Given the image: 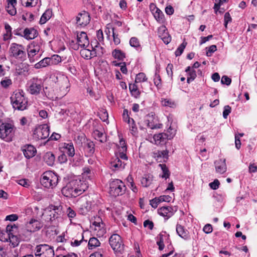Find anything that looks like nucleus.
<instances>
[{
    "label": "nucleus",
    "mask_w": 257,
    "mask_h": 257,
    "mask_svg": "<svg viewBox=\"0 0 257 257\" xmlns=\"http://www.w3.org/2000/svg\"><path fill=\"white\" fill-rule=\"evenodd\" d=\"M37 0H22L23 5H25L26 7H33L35 6L36 4Z\"/></svg>",
    "instance_id": "obj_52"
},
{
    "label": "nucleus",
    "mask_w": 257,
    "mask_h": 257,
    "mask_svg": "<svg viewBox=\"0 0 257 257\" xmlns=\"http://www.w3.org/2000/svg\"><path fill=\"white\" fill-rule=\"evenodd\" d=\"M66 213L69 218H74L76 214L75 211L70 207L67 209Z\"/></svg>",
    "instance_id": "obj_60"
},
{
    "label": "nucleus",
    "mask_w": 257,
    "mask_h": 257,
    "mask_svg": "<svg viewBox=\"0 0 257 257\" xmlns=\"http://www.w3.org/2000/svg\"><path fill=\"white\" fill-rule=\"evenodd\" d=\"M43 160L48 166H52L55 161V156L51 152H48L44 154Z\"/></svg>",
    "instance_id": "obj_24"
},
{
    "label": "nucleus",
    "mask_w": 257,
    "mask_h": 257,
    "mask_svg": "<svg viewBox=\"0 0 257 257\" xmlns=\"http://www.w3.org/2000/svg\"><path fill=\"white\" fill-rule=\"evenodd\" d=\"M158 36L163 40L166 44H169L171 40V37L169 35L167 29L164 26H162L158 28Z\"/></svg>",
    "instance_id": "obj_14"
},
{
    "label": "nucleus",
    "mask_w": 257,
    "mask_h": 257,
    "mask_svg": "<svg viewBox=\"0 0 257 257\" xmlns=\"http://www.w3.org/2000/svg\"><path fill=\"white\" fill-rule=\"evenodd\" d=\"M153 177L152 175H145L141 180V183L145 187H149L153 182Z\"/></svg>",
    "instance_id": "obj_29"
},
{
    "label": "nucleus",
    "mask_w": 257,
    "mask_h": 257,
    "mask_svg": "<svg viewBox=\"0 0 257 257\" xmlns=\"http://www.w3.org/2000/svg\"><path fill=\"white\" fill-rule=\"evenodd\" d=\"M52 15V11L51 10L48 9L47 10L45 13L42 15L40 20V24H45L48 20H49Z\"/></svg>",
    "instance_id": "obj_30"
},
{
    "label": "nucleus",
    "mask_w": 257,
    "mask_h": 257,
    "mask_svg": "<svg viewBox=\"0 0 257 257\" xmlns=\"http://www.w3.org/2000/svg\"><path fill=\"white\" fill-rule=\"evenodd\" d=\"M147 78L146 77L145 74L144 73H140L137 75L135 82L136 83L145 82L147 81Z\"/></svg>",
    "instance_id": "obj_44"
},
{
    "label": "nucleus",
    "mask_w": 257,
    "mask_h": 257,
    "mask_svg": "<svg viewBox=\"0 0 257 257\" xmlns=\"http://www.w3.org/2000/svg\"><path fill=\"white\" fill-rule=\"evenodd\" d=\"M173 65L171 63L168 64L166 68L167 73L171 78L173 77Z\"/></svg>",
    "instance_id": "obj_63"
},
{
    "label": "nucleus",
    "mask_w": 257,
    "mask_h": 257,
    "mask_svg": "<svg viewBox=\"0 0 257 257\" xmlns=\"http://www.w3.org/2000/svg\"><path fill=\"white\" fill-rule=\"evenodd\" d=\"M156 11L154 14L156 20L159 22H162L164 19V14L158 8H156Z\"/></svg>",
    "instance_id": "obj_38"
},
{
    "label": "nucleus",
    "mask_w": 257,
    "mask_h": 257,
    "mask_svg": "<svg viewBox=\"0 0 257 257\" xmlns=\"http://www.w3.org/2000/svg\"><path fill=\"white\" fill-rule=\"evenodd\" d=\"M77 40L81 47H87L89 45L88 38L86 33L84 32H81L77 34Z\"/></svg>",
    "instance_id": "obj_17"
},
{
    "label": "nucleus",
    "mask_w": 257,
    "mask_h": 257,
    "mask_svg": "<svg viewBox=\"0 0 257 257\" xmlns=\"http://www.w3.org/2000/svg\"><path fill=\"white\" fill-rule=\"evenodd\" d=\"M56 83L59 86L62 91V95H65L69 90L70 84L67 76L64 75H59L56 77Z\"/></svg>",
    "instance_id": "obj_9"
},
{
    "label": "nucleus",
    "mask_w": 257,
    "mask_h": 257,
    "mask_svg": "<svg viewBox=\"0 0 257 257\" xmlns=\"http://www.w3.org/2000/svg\"><path fill=\"white\" fill-rule=\"evenodd\" d=\"M24 50V47L22 45L13 43L11 45L9 50L10 56L16 59H22L25 56Z\"/></svg>",
    "instance_id": "obj_10"
},
{
    "label": "nucleus",
    "mask_w": 257,
    "mask_h": 257,
    "mask_svg": "<svg viewBox=\"0 0 257 257\" xmlns=\"http://www.w3.org/2000/svg\"><path fill=\"white\" fill-rule=\"evenodd\" d=\"M159 73V71L156 70L154 78V84L158 88L161 86V79Z\"/></svg>",
    "instance_id": "obj_40"
},
{
    "label": "nucleus",
    "mask_w": 257,
    "mask_h": 257,
    "mask_svg": "<svg viewBox=\"0 0 257 257\" xmlns=\"http://www.w3.org/2000/svg\"><path fill=\"white\" fill-rule=\"evenodd\" d=\"M40 49L39 47L33 49H31L28 51V57L29 58L30 61H31V56H34L37 53L39 52Z\"/></svg>",
    "instance_id": "obj_51"
},
{
    "label": "nucleus",
    "mask_w": 257,
    "mask_h": 257,
    "mask_svg": "<svg viewBox=\"0 0 257 257\" xmlns=\"http://www.w3.org/2000/svg\"><path fill=\"white\" fill-rule=\"evenodd\" d=\"M38 35V31L34 28H26L24 31L23 37L27 40H31L37 37Z\"/></svg>",
    "instance_id": "obj_20"
},
{
    "label": "nucleus",
    "mask_w": 257,
    "mask_h": 257,
    "mask_svg": "<svg viewBox=\"0 0 257 257\" xmlns=\"http://www.w3.org/2000/svg\"><path fill=\"white\" fill-rule=\"evenodd\" d=\"M124 165V163H122L118 157H116L113 161L110 162V167L114 170L123 169Z\"/></svg>",
    "instance_id": "obj_25"
},
{
    "label": "nucleus",
    "mask_w": 257,
    "mask_h": 257,
    "mask_svg": "<svg viewBox=\"0 0 257 257\" xmlns=\"http://www.w3.org/2000/svg\"><path fill=\"white\" fill-rule=\"evenodd\" d=\"M69 45L70 48L74 50H78L79 47H80L79 43L75 42L74 40H71L70 42Z\"/></svg>",
    "instance_id": "obj_59"
},
{
    "label": "nucleus",
    "mask_w": 257,
    "mask_h": 257,
    "mask_svg": "<svg viewBox=\"0 0 257 257\" xmlns=\"http://www.w3.org/2000/svg\"><path fill=\"white\" fill-rule=\"evenodd\" d=\"M176 232L179 236L184 239H188L189 238L188 231L185 229L184 227L181 225L177 224L176 226Z\"/></svg>",
    "instance_id": "obj_26"
},
{
    "label": "nucleus",
    "mask_w": 257,
    "mask_h": 257,
    "mask_svg": "<svg viewBox=\"0 0 257 257\" xmlns=\"http://www.w3.org/2000/svg\"><path fill=\"white\" fill-rule=\"evenodd\" d=\"M112 56L118 60H123L125 57V53L119 49H114L112 52Z\"/></svg>",
    "instance_id": "obj_32"
},
{
    "label": "nucleus",
    "mask_w": 257,
    "mask_h": 257,
    "mask_svg": "<svg viewBox=\"0 0 257 257\" xmlns=\"http://www.w3.org/2000/svg\"><path fill=\"white\" fill-rule=\"evenodd\" d=\"M51 246L46 244L37 245L35 248L36 256H42L45 253L51 248Z\"/></svg>",
    "instance_id": "obj_23"
},
{
    "label": "nucleus",
    "mask_w": 257,
    "mask_h": 257,
    "mask_svg": "<svg viewBox=\"0 0 257 257\" xmlns=\"http://www.w3.org/2000/svg\"><path fill=\"white\" fill-rule=\"evenodd\" d=\"M118 150L122 151H126L127 150L125 141L123 139H121L119 141V147L118 148Z\"/></svg>",
    "instance_id": "obj_57"
},
{
    "label": "nucleus",
    "mask_w": 257,
    "mask_h": 257,
    "mask_svg": "<svg viewBox=\"0 0 257 257\" xmlns=\"http://www.w3.org/2000/svg\"><path fill=\"white\" fill-rule=\"evenodd\" d=\"M52 64V59L50 58L46 57L41 60L35 65V68L39 69L42 67H46Z\"/></svg>",
    "instance_id": "obj_27"
},
{
    "label": "nucleus",
    "mask_w": 257,
    "mask_h": 257,
    "mask_svg": "<svg viewBox=\"0 0 257 257\" xmlns=\"http://www.w3.org/2000/svg\"><path fill=\"white\" fill-rule=\"evenodd\" d=\"M10 99L13 107L15 109L24 110L26 109L28 101L24 96L23 91L15 93Z\"/></svg>",
    "instance_id": "obj_2"
},
{
    "label": "nucleus",
    "mask_w": 257,
    "mask_h": 257,
    "mask_svg": "<svg viewBox=\"0 0 257 257\" xmlns=\"http://www.w3.org/2000/svg\"><path fill=\"white\" fill-rule=\"evenodd\" d=\"M42 256L43 257H54V251L53 248L51 247L50 249H49L44 254H43Z\"/></svg>",
    "instance_id": "obj_61"
},
{
    "label": "nucleus",
    "mask_w": 257,
    "mask_h": 257,
    "mask_svg": "<svg viewBox=\"0 0 257 257\" xmlns=\"http://www.w3.org/2000/svg\"><path fill=\"white\" fill-rule=\"evenodd\" d=\"M226 0H215V4L214 6V10L216 14L217 11L219 10L220 8V5L224 2H226Z\"/></svg>",
    "instance_id": "obj_54"
},
{
    "label": "nucleus",
    "mask_w": 257,
    "mask_h": 257,
    "mask_svg": "<svg viewBox=\"0 0 257 257\" xmlns=\"http://www.w3.org/2000/svg\"><path fill=\"white\" fill-rule=\"evenodd\" d=\"M126 152L118 150V155H116V157H118L120 160H127V157L125 154Z\"/></svg>",
    "instance_id": "obj_58"
},
{
    "label": "nucleus",
    "mask_w": 257,
    "mask_h": 257,
    "mask_svg": "<svg viewBox=\"0 0 257 257\" xmlns=\"http://www.w3.org/2000/svg\"><path fill=\"white\" fill-rule=\"evenodd\" d=\"M81 56L86 59H91V52L90 50L88 49H83L80 51Z\"/></svg>",
    "instance_id": "obj_41"
},
{
    "label": "nucleus",
    "mask_w": 257,
    "mask_h": 257,
    "mask_svg": "<svg viewBox=\"0 0 257 257\" xmlns=\"http://www.w3.org/2000/svg\"><path fill=\"white\" fill-rule=\"evenodd\" d=\"M10 235L6 231H2L0 232V240L4 242H8Z\"/></svg>",
    "instance_id": "obj_48"
},
{
    "label": "nucleus",
    "mask_w": 257,
    "mask_h": 257,
    "mask_svg": "<svg viewBox=\"0 0 257 257\" xmlns=\"http://www.w3.org/2000/svg\"><path fill=\"white\" fill-rule=\"evenodd\" d=\"M215 171L217 173L222 174L224 173L227 170L226 160L224 159H219L214 162Z\"/></svg>",
    "instance_id": "obj_16"
},
{
    "label": "nucleus",
    "mask_w": 257,
    "mask_h": 257,
    "mask_svg": "<svg viewBox=\"0 0 257 257\" xmlns=\"http://www.w3.org/2000/svg\"><path fill=\"white\" fill-rule=\"evenodd\" d=\"M15 133L13 125L9 123H2L0 125V137L7 142L12 141Z\"/></svg>",
    "instance_id": "obj_6"
},
{
    "label": "nucleus",
    "mask_w": 257,
    "mask_h": 257,
    "mask_svg": "<svg viewBox=\"0 0 257 257\" xmlns=\"http://www.w3.org/2000/svg\"><path fill=\"white\" fill-rule=\"evenodd\" d=\"M154 115H155L152 113L149 114L148 115H147L145 122L147 126L151 129H156L162 127V124L159 123L155 124L153 122Z\"/></svg>",
    "instance_id": "obj_19"
},
{
    "label": "nucleus",
    "mask_w": 257,
    "mask_h": 257,
    "mask_svg": "<svg viewBox=\"0 0 257 257\" xmlns=\"http://www.w3.org/2000/svg\"><path fill=\"white\" fill-rule=\"evenodd\" d=\"M9 241L12 243V245L14 247L17 246L19 243V240L18 237L14 234H12L10 236Z\"/></svg>",
    "instance_id": "obj_42"
},
{
    "label": "nucleus",
    "mask_w": 257,
    "mask_h": 257,
    "mask_svg": "<svg viewBox=\"0 0 257 257\" xmlns=\"http://www.w3.org/2000/svg\"><path fill=\"white\" fill-rule=\"evenodd\" d=\"M187 42L184 41L179 46V47L177 49V50H176L175 51V55L176 56H180L184 49L185 48L186 45H187Z\"/></svg>",
    "instance_id": "obj_43"
},
{
    "label": "nucleus",
    "mask_w": 257,
    "mask_h": 257,
    "mask_svg": "<svg viewBox=\"0 0 257 257\" xmlns=\"http://www.w3.org/2000/svg\"><path fill=\"white\" fill-rule=\"evenodd\" d=\"M34 137L38 140H43L49 136V127L46 124L40 125L34 131Z\"/></svg>",
    "instance_id": "obj_11"
},
{
    "label": "nucleus",
    "mask_w": 257,
    "mask_h": 257,
    "mask_svg": "<svg viewBox=\"0 0 257 257\" xmlns=\"http://www.w3.org/2000/svg\"><path fill=\"white\" fill-rule=\"evenodd\" d=\"M110 246L115 252H121L123 250L124 245L121 237L117 234H113L109 237Z\"/></svg>",
    "instance_id": "obj_7"
},
{
    "label": "nucleus",
    "mask_w": 257,
    "mask_h": 257,
    "mask_svg": "<svg viewBox=\"0 0 257 257\" xmlns=\"http://www.w3.org/2000/svg\"><path fill=\"white\" fill-rule=\"evenodd\" d=\"M15 6L14 5H7L6 7V10L10 15L14 16L16 14L17 11Z\"/></svg>",
    "instance_id": "obj_49"
},
{
    "label": "nucleus",
    "mask_w": 257,
    "mask_h": 257,
    "mask_svg": "<svg viewBox=\"0 0 257 257\" xmlns=\"http://www.w3.org/2000/svg\"><path fill=\"white\" fill-rule=\"evenodd\" d=\"M100 244V242L95 237H91L89 239L88 241V247L89 249H92L96 247L99 246Z\"/></svg>",
    "instance_id": "obj_34"
},
{
    "label": "nucleus",
    "mask_w": 257,
    "mask_h": 257,
    "mask_svg": "<svg viewBox=\"0 0 257 257\" xmlns=\"http://www.w3.org/2000/svg\"><path fill=\"white\" fill-rule=\"evenodd\" d=\"M65 149L67 151V153L70 157H73L75 154V150L73 145L72 143L65 144Z\"/></svg>",
    "instance_id": "obj_35"
},
{
    "label": "nucleus",
    "mask_w": 257,
    "mask_h": 257,
    "mask_svg": "<svg viewBox=\"0 0 257 257\" xmlns=\"http://www.w3.org/2000/svg\"><path fill=\"white\" fill-rule=\"evenodd\" d=\"M17 226L15 224H11L8 225L6 227V231L8 233V234L11 235L14 234V230H17Z\"/></svg>",
    "instance_id": "obj_47"
},
{
    "label": "nucleus",
    "mask_w": 257,
    "mask_h": 257,
    "mask_svg": "<svg viewBox=\"0 0 257 257\" xmlns=\"http://www.w3.org/2000/svg\"><path fill=\"white\" fill-rule=\"evenodd\" d=\"M162 104L163 106H169L170 107H174L176 106L175 103L174 101L168 99H164L162 100Z\"/></svg>",
    "instance_id": "obj_45"
},
{
    "label": "nucleus",
    "mask_w": 257,
    "mask_h": 257,
    "mask_svg": "<svg viewBox=\"0 0 257 257\" xmlns=\"http://www.w3.org/2000/svg\"><path fill=\"white\" fill-rule=\"evenodd\" d=\"M16 71L18 75H22L27 71V68L25 69L23 64H19L16 68Z\"/></svg>",
    "instance_id": "obj_46"
},
{
    "label": "nucleus",
    "mask_w": 257,
    "mask_h": 257,
    "mask_svg": "<svg viewBox=\"0 0 257 257\" xmlns=\"http://www.w3.org/2000/svg\"><path fill=\"white\" fill-rule=\"evenodd\" d=\"M90 21L89 14L85 11L79 13L76 18V23L78 26L85 27L88 24Z\"/></svg>",
    "instance_id": "obj_12"
},
{
    "label": "nucleus",
    "mask_w": 257,
    "mask_h": 257,
    "mask_svg": "<svg viewBox=\"0 0 257 257\" xmlns=\"http://www.w3.org/2000/svg\"><path fill=\"white\" fill-rule=\"evenodd\" d=\"M1 84L4 88H7L12 85V80L9 77H6L2 80Z\"/></svg>",
    "instance_id": "obj_39"
},
{
    "label": "nucleus",
    "mask_w": 257,
    "mask_h": 257,
    "mask_svg": "<svg viewBox=\"0 0 257 257\" xmlns=\"http://www.w3.org/2000/svg\"><path fill=\"white\" fill-rule=\"evenodd\" d=\"M224 27L225 28H227V24L232 20L231 17L228 12L226 13L224 16Z\"/></svg>",
    "instance_id": "obj_56"
},
{
    "label": "nucleus",
    "mask_w": 257,
    "mask_h": 257,
    "mask_svg": "<svg viewBox=\"0 0 257 257\" xmlns=\"http://www.w3.org/2000/svg\"><path fill=\"white\" fill-rule=\"evenodd\" d=\"M25 157L27 159H30L34 157L36 153V149L34 146L29 145L24 146L22 148Z\"/></svg>",
    "instance_id": "obj_18"
},
{
    "label": "nucleus",
    "mask_w": 257,
    "mask_h": 257,
    "mask_svg": "<svg viewBox=\"0 0 257 257\" xmlns=\"http://www.w3.org/2000/svg\"><path fill=\"white\" fill-rule=\"evenodd\" d=\"M130 44L133 47H139L140 46L139 40L136 37H132L130 41Z\"/></svg>",
    "instance_id": "obj_50"
},
{
    "label": "nucleus",
    "mask_w": 257,
    "mask_h": 257,
    "mask_svg": "<svg viewBox=\"0 0 257 257\" xmlns=\"http://www.w3.org/2000/svg\"><path fill=\"white\" fill-rule=\"evenodd\" d=\"M126 187L124 183L119 179H114L109 183L110 195L116 197L123 194L125 191Z\"/></svg>",
    "instance_id": "obj_5"
},
{
    "label": "nucleus",
    "mask_w": 257,
    "mask_h": 257,
    "mask_svg": "<svg viewBox=\"0 0 257 257\" xmlns=\"http://www.w3.org/2000/svg\"><path fill=\"white\" fill-rule=\"evenodd\" d=\"M169 151L167 150L163 151H158L156 153H154L155 157L157 158H163L164 159L168 158Z\"/></svg>",
    "instance_id": "obj_36"
},
{
    "label": "nucleus",
    "mask_w": 257,
    "mask_h": 257,
    "mask_svg": "<svg viewBox=\"0 0 257 257\" xmlns=\"http://www.w3.org/2000/svg\"><path fill=\"white\" fill-rule=\"evenodd\" d=\"M169 135L166 133H160L154 136L153 138L156 144H163L165 143L169 138Z\"/></svg>",
    "instance_id": "obj_21"
},
{
    "label": "nucleus",
    "mask_w": 257,
    "mask_h": 257,
    "mask_svg": "<svg viewBox=\"0 0 257 257\" xmlns=\"http://www.w3.org/2000/svg\"><path fill=\"white\" fill-rule=\"evenodd\" d=\"M63 207L61 205H50L45 210L43 214L45 220L47 221H53L60 217L62 214Z\"/></svg>",
    "instance_id": "obj_4"
},
{
    "label": "nucleus",
    "mask_w": 257,
    "mask_h": 257,
    "mask_svg": "<svg viewBox=\"0 0 257 257\" xmlns=\"http://www.w3.org/2000/svg\"><path fill=\"white\" fill-rule=\"evenodd\" d=\"M231 108L229 105H225L224 107V110L223 111V116L224 118H226L231 112Z\"/></svg>",
    "instance_id": "obj_55"
},
{
    "label": "nucleus",
    "mask_w": 257,
    "mask_h": 257,
    "mask_svg": "<svg viewBox=\"0 0 257 257\" xmlns=\"http://www.w3.org/2000/svg\"><path fill=\"white\" fill-rule=\"evenodd\" d=\"M58 180L57 174L52 171H47L42 174L40 182L44 187L53 188L57 185Z\"/></svg>",
    "instance_id": "obj_3"
},
{
    "label": "nucleus",
    "mask_w": 257,
    "mask_h": 257,
    "mask_svg": "<svg viewBox=\"0 0 257 257\" xmlns=\"http://www.w3.org/2000/svg\"><path fill=\"white\" fill-rule=\"evenodd\" d=\"M129 89L132 96L136 98H137L139 96L140 92L138 89V86L136 85V84L134 83L130 84Z\"/></svg>",
    "instance_id": "obj_33"
},
{
    "label": "nucleus",
    "mask_w": 257,
    "mask_h": 257,
    "mask_svg": "<svg viewBox=\"0 0 257 257\" xmlns=\"http://www.w3.org/2000/svg\"><path fill=\"white\" fill-rule=\"evenodd\" d=\"M185 71L188 73L187 81L188 83H189L191 81H193L196 77V71L193 69H191L190 66L187 67Z\"/></svg>",
    "instance_id": "obj_28"
},
{
    "label": "nucleus",
    "mask_w": 257,
    "mask_h": 257,
    "mask_svg": "<svg viewBox=\"0 0 257 257\" xmlns=\"http://www.w3.org/2000/svg\"><path fill=\"white\" fill-rule=\"evenodd\" d=\"M176 211L172 207L163 206L158 210V212L160 215L165 217L166 220H167L173 215Z\"/></svg>",
    "instance_id": "obj_15"
},
{
    "label": "nucleus",
    "mask_w": 257,
    "mask_h": 257,
    "mask_svg": "<svg viewBox=\"0 0 257 257\" xmlns=\"http://www.w3.org/2000/svg\"><path fill=\"white\" fill-rule=\"evenodd\" d=\"M159 203H160V202L158 198H155L150 200V205L154 208H156L158 207Z\"/></svg>",
    "instance_id": "obj_64"
},
{
    "label": "nucleus",
    "mask_w": 257,
    "mask_h": 257,
    "mask_svg": "<svg viewBox=\"0 0 257 257\" xmlns=\"http://www.w3.org/2000/svg\"><path fill=\"white\" fill-rule=\"evenodd\" d=\"M93 225L94 226V229L99 236H102L105 233L106 230L104 228V224L102 222L94 221Z\"/></svg>",
    "instance_id": "obj_22"
},
{
    "label": "nucleus",
    "mask_w": 257,
    "mask_h": 257,
    "mask_svg": "<svg viewBox=\"0 0 257 257\" xmlns=\"http://www.w3.org/2000/svg\"><path fill=\"white\" fill-rule=\"evenodd\" d=\"M29 92L33 95H38L40 93L43 87L41 79L38 78H33L27 83Z\"/></svg>",
    "instance_id": "obj_8"
},
{
    "label": "nucleus",
    "mask_w": 257,
    "mask_h": 257,
    "mask_svg": "<svg viewBox=\"0 0 257 257\" xmlns=\"http://www.w3.org/2000/svg\"><path fill=\"white\" fill-rule=\"evenodd\" d=\"M43 226L42 223L38 220L31 219L25 224V229L30 232H34L40 229Z\"/></svg>",
    "instance_id": "obj_13"
},
{
    "label": "nucleus",
    "mask_w": 257,
    "mask_h": 257,
    "mask_svg": "<svg viewBox=\"0 0 257 257\" xmlns=\"http://www.w3.org/2000/svg\"><path fill=\"white\" fill-rule=\"evenodd\" d=\"M88 188L86 184L80 180H73L62 188V194L66 197H76L81 194Z\"/></svg>",
    "instance_id": "obj_1"
},
{
    "label": "nucleus",
    "mask_w": 257,
    "mask_h": 257,
    "mask_svg": "<svg viewBox=\"0 0 257 257\" xmlns=\"http://www.w3.org/2000/svg\"><path fill=\"white\" fill-rule=\"evenodd\" d=\"M159 166L161 168L163 173V175L161 176V177L165 179L169 178L170 176V173L166 165L165 164H160Z\"/></svg>",
    "instance_id": "obj_37"
},
{
    "label": "nucleus",
    "mask_w": 257,
    "mask_h": 257,
    "mask_svg": "<svg viewBox=\"0 0 257 257\" xmlns=\"http://www.w3.org/2000/svg\"><path fill=\"white\" fill-rule=\"evenodd\" d=\"M231 82V79L228 76L224 75L222 77L221 79V83L222 84H225L226 85H229Z\"/></svg>",
    "instance_id": "obj_53"
},
{
    "label": "nucleus",
    "mask_w": 257,
    "mask_h": 257,
    "mask_svg": "<svg viewBox=\"0 0 257 257\" xmlns=\"http://www.w3.org/2000/svg\"><path fill=\"white\" fill-rule=\"evenodd\" d=\"M219 181L217 179H215L213 182L209 184V186L212 189L216 190L219 187Z\"/></svg>",
    "instance_id": "obj_62"
},
{
    "label": "nucleus",
    "mask_w": 257,
    "mask_h": 257,
    "mask_svg": "<svg viewBox=\"0 0 257 257\" xmlns=\"http://www.w3.org/2000/svg\"><path fill=\"white\" fill-rule=\"evenodd\" d=\"M85 143V149L89 155H92L95 151L94 144L90 140H86Z\"/></svg>",
    "instance_id": "obj_31"
}]
</instances>
